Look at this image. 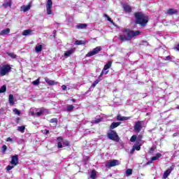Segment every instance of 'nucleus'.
Here are the masks:
<instances>
[{"label": "nucleus", "mask_w": 179, "mask_h": 179, "mask_svg": "<svg viewBox=\"0 0 179 179\" xmlns=\"http://www.w3.org/2000/svg\"><path fill=\"white\" fill-rule=\"evenodd\" d=\"M122 31L123 33H127V35H120L119 40L120 41H131L134 37H136V36H139L141 34V31H134L129 29H124Z\"/></svg>", "instance_id": "nucleus-1"}, {"label": "nucleus", "mask_w": 179, "mask_h": 179, "mask_svg": "<svg viewBox=\"0 0 179 179\" xmlns=\"http://www.w3.org/2000/svg\"><path fill=\"white\" fill-rule=\"evenodd\" d=\"M134 17L136 24H139L141 27H145L149 22V17L142 12L134 13Z\"/></svg>", "instance_id": "nucleus-2"}, {"label": "nucleus", "mask_w": 179, "mask_h": 179, "mask_svg": "<svg viewBox=\"0 0 179 179\" xmlns=\"http://www.w3.org/2000/svg\"><path fill=\"white\" fill-rule=\"evenodd\" d=\"M12 67L9 64H3L2 66H0V76H6L9 74Z\"/></svg>", "instance_id": "nucleus-3"}, {"label": "nucleus", "mask_w": 179, "mask_h": 179, "mask_svg": "<svg viewBox=\"0 0 179 179\" xmlns=\"http://www.w3.org/2000/svg\"><path fill=\"white\" fill-rule=\"evenodd\" d=\"M108 139L113 141L114 142H120V136L117 131L114 130H110V132L107 134Z\"/></svg>", "instance_id": "nucleus-4"}, {"label": "nucleus", "mask_w": 179, "mask_h": 179, "mask_svg": "<svg viewBox=\"0 0 179 179\" xmlns=\"http://www.w3.org/2000/svg\"><path fill=\"white\" fill-rule=\"evenodd\" d=\"M143 139V136L139 134L138 136L136 135H133L130 138V142H136V143H141Z\"/></svg>", "instance_id": "nucleus-5"}, {"label": "nucleus", "mask_w": 179, "mask_h": 179, "mask_svg": "<svg viewBox=\"0 0 179 179\" xmlns=\"http://www.w3.org/2000/svg\"><path fill=\"white\" fill-rule=\"evenodd\" d=\"M101 50V47L97 46L96 48H94L92 51L88 52L86 55V57H93V55H96V54H99Z\"/></svg>", "instance_id": "nucleus-6"}, {"label": "nucleus", "mask_w": 179, "mask_h": 179, "mask_svg": "<svg viewBox=\"0 0 179 179\" xmlns=\"http://www.w3.org/2000/svg\"><path fill=\"white\" fill-rule=\"evenodd\" d=\"M115 166H120V161L117 159H113L112 161L108 162L106 164V167H107L108 169H110L111 167H115Z\"/></svg>", "instance_id": "nucleus-7"}, {"label": "nucleus", "mask_w": 179, "mask_h": 179, "mask_svg": "<svg viewBox=\"0 0 179 179\" xmlns=\"http://www.w3.org/2000/svg\"><path fill=\"white\" fill-rule=\"evenodd\" d=\"M134 129L135 132L139 134V132H141V130L142 129V121L136 122L135 125L134 126Z\"/></svg>", "instance_id": "nucleus-8"}, {"label": "nucleus", "mask_w": 179, "mask_h": 179, "mask_svg": "<svg viewBox=\"0 0 179 179\" xmlns=\"http://www.w3.org/2000/svg\"><path fill=\"white\" fill-rule=\"evenodd\" d=\"M19 163V155H15L11 156V161H10V164L13 166H17Z\"/></svg>", "instance_id": "nucleus-9"}, {"label": "nucleus", "mask_w": 179, "mask_h": 179, "mask_svg": "<svg viewBox=\"0 0 179 179\" xmlns=\"http://www.w3.org/2000/svg\"><path fill=\"white\" fill-rule=\"evenodd\" d=\"M75 51H76V48H75L70 49L69 50L64 52V57H66V58H68V57H71L72 54L75 52Z\"/></svg>", "instance_id": "nucleus-10"}, {"label": "nucleus", "mask_w": 179, "mask_h": 179, "mask_svg": "<svg viewBox=\"0 0 179 179\" xmlns=\"http://www.w3.org/2000/svg\"><path fill=\"white\" fill-rule=\"evenodd\" d=\"M123 9L127 13H131V12H132V8H131V6L127 5V4H124L123 6Z\"/></svg>", "instance_id": "nucleus-11"}, {"label": "nucleus", "mask_w": 179, "mask_h": 179, "mask_svg": "<svg viewBox=\"0 0 179 179\" xmlns=\"http://www.w3.org/2000/svg\"><path fill=\"white\" fill-rule=\"evenodd\" d=\"M121 125V122H112V124L110 126V129H115V128L120 127Z\"/></svg>", "instance_id": "nucleus-12"}, {"label": "nucleus", "mask_w": 179, "mask_h": 179, "mask_svg": "<svg viewBox=\"0 0 179 179\" xmlns=\"http://www.w3.org/2000/svg\"><path fill=\"white\" fill-rule=\"evenodd\" d=\"M167 15H177V13H178V10H175L173 8H169L167 10Z\"/></svg>", "instance_id": "nucleus-13"}, {"label": "nucleus", "mask_w": 179, "mask_h": 179, "mask_svg": "<svg viewBox=\"0 0 179 179\" xmlns=\"http://www.w3.org/2000/svg\"><path fill=\"white\" fill-rule=\"evenodd\" d=\"M45 82L50 86H54V85H57V83H55V80H49L48 78H45Z\"/></svg>", "instance_id": "nucleus-14"}, {"label": "nucleus", "mask_w": 179, "mask_h": 179, "mask_svg": "<svg viewBox=\"0 0 179 179\" xmlns=\"http://www.w3.org/2000/svg\"><path fill=\"white\" fill-rule=\"evenodd\" d=\"M127 120H129V117H124L121 116V115L117 116V121H127Z\"/></svg>", "instance_id": "nucleus-15"}, {"label": "nucleus", "mask_w": 179, "mask_h": 179, "mask_svg": "<svg viewBox=\"0 0 179 179\" xmlns=\"http://www.w3.org/2000/svg\"><path fill=\"white\" fill-rule=\"evenodd\" d=\"M9 33H10V29L7 28L6 29H3L1 32L0 34L1 36H5L6 34H9Z\"/></svg>", "instance_id": "nucleus-16"}, {"label": "nucleus", "mask_w": 179, "mask_h": 179, "mask_svg": "<svg viewBox=\"0 0 179 179\" xmlns=\"http://www.w3.org/2000/svg\"><path fill=\"white\" fill-rule=\"evenodd\" d=\"M141 146H142V143H136L134 144L133 145V148L134 149V150H137V152H139V150H141Z\"/></svg>", "instance_id": "nucleus-17"}, {"label": "nucleus", "mask_w": 179, "mask_h": 179, "mask_svg": "<svg viewBox=\"0 0 179 179\" xmlns=\"http://www.w3.org/2000/svg\"><path fill=\"white\" fill-rule=\"evenodd\" d=\"M91 178L92 179H96L97 178V171L96 169H92L91 171Z\"/></svg>", "instance_id": "nucleus-18"}, {"label": "nucleus", "mask_w": 179, "mask_h": 179, "mask_svg": "<svg viewBox=\"0 0 179 179\" xmlns=\"http://www.w3.org/2000/svg\"><path fill=\"white\" fill-rule=\"evenodd\" d=\"M30 8H31V4H28L27 6H22L21 7V9H22L23 12H27V10H30Z\"/></svg>", "instance_id": "nucleus-19"}, {"label": "nucleus", "mask_w": 179, "mask_h": 179, "mask_svg": "<svg viewBox=\"0 0 179 179\" xmlns=\"http://www.w3.org/2000/svg\"><path fill=\"white\" fill-rule=\"evenodd\" d=\"M45 111H47V110L44 108H41L40 110L37 113H36V115H37L38 117H41V115H43V113H45Z\"/></svg>", "instance_id": "nucleus-20"}, {"label": "nucleus", "mask_w": 179, "mask_h": 179, "mask_svg": "<svg viewBox=\"0 0 179 179\" xmlns=\"http://www.w3.org/2000/svg\"><path fill=\"white\" fill-rule=\"evenodd\" d=\"M111 65H113V62L112 61L108 62L107 64H106L103 66V71H107V69H110V68H111Z\"/></svg>", "instance_id": "nucleus-21"}, {"label": "nucleus", "mask_w": 179, "mask_h": 179, "mask_svg": "<svg viewBox=\"0 0 179 179\" xmlns=\"http://www.w3.org/2000/svg\"><path fill=\"white\" fill-rule=\"evenodd\" d=\"M8 102L10 104L13 106L15 104V98L13 97V94H10L8 97Z\"/></svg>", "instance_id": "nucleus-22"}, {"label": "nucleus", "mask_w": 179, "mask_h": 179, "mask_svg": "<svg viewBox=\"0 0 179 179\" xmlns=\"http://www.w3.org/2000/svg\"><path fill=\"white\" fill-rule=\"evenodd\" d=\"M75 45H85L86 44V41H76L74 43Z\"/></svg>", "instance_id": "nucleus-23"}, {"label": "nucleus", "mask_w": 179, "mask_h": 179, "mask_svg": "<svg viewBox=\"0 0 179 179\" xmlns=\"http://www.w3.org/2000/svg\"><path fill=\"white\" fill-rule=\"evenodd\" d=\"M162 157V154L159 152H157L156 154V156H154L151 158L152 162H155V160H159V159H160V157Z\"/></svg>", "instance_id": "nucleus-24"}, {"label": "nucleus", "mask_w": 179, "mask_h": 179, "mask_svg": "<svg viewBox=\"0 0 179 179\" xmlns=\"http://www.w3.org/2000/svg\"><path fill=\"white\" fill-rule=\"evenodd\" d=\"M87 27V24H79L76 26V29H86Z\"/></svg>", "instance_id": "nucleus-25"}, {"label": "nucleus", "mask_w": 179, "mask_h": 179, "mask_svg": "<svg viewBox=\"0 0 179 179\" xmlns=\"http://www.w3.org/2000/svg\"><path fill=\"white\" fill-rule=\"evenodd\" d=\"M101 82V78H98L92 84V87H96V85H99V83Z\"/></svg>", "instance_id": "nucleus-26"}, {"label": "nucleus", "mask_w": 179, "mask_h": 179, "mask_svg": "<svg viewBox=\"0 0 179 179\" xmlns=\"http://www.w3.org/2000/svg\"><path fill=\"white\" fill-rule=\"evenodd\" d=\"M36 52H41L43 51V45H39L35 48Z\"/></svg>", "instance_id": "nucleus-27"}, {"label": "nucleus", "mask_w": 179, "mask_h": 179, "mask_svg": "<svg viewBox=\"0 0 179 179\" xmlns=\"http://www.w3.org/2000/svg\"><path fill=\"white\" fill-rule=\"evenodd\" d=\"M171 174V172L170 171H168V169L164 173L163 178L166 179Z\"/></svg>", "instance_id": "nucleus-28"}, {"label": "nucleus", "mask_w": 179, "mask_h": 179, "mask_svg": "<svg viewBox=\"0 0 179 179\" xmlns=\"http://www.w3.org/2000/svg\"><path fill=\"white\" fill-rule=\"evenodd\" d=\"M3 8H8V6L9 7V8H10L11 6H12V1H9L8 2H7V3H3Z\"/></svg>", "instance_id": "nucleus-29"}, {"label": "nucleus", "mask_w": 179, "mask_h": 179, "mask_svg": "<svg viewBox=\"0 0 179 179\" xmlns=\"http://www.w3.org/2000/svg\"><path fill=\"white\" fill-rule=\"evenodd\" d=\"M52 8V0H48V3L46 4V8Z\"/></svg>", "instance_id": "nucleus-30"}, {"label": "nucleus", "mask_w": 179, "mask_h": 179, "mask_svg": "<svg viewBox=\"0 0 179 179\" xmlns=\"http://www.w3.org/2000/svg\"><path fill=\"white\" fill-rule=\"evenodd\" d=\"M31 29H27V30H24L23 32H22V36H29V34H30V33H31Z\"/></svg>", "instance_id": "nucleus-31"}, {"label": "nucleus", "mask_w": 179, "mask_h": 179, "mask_svg": "<svg viewBox=\"0 0 179 179\" xmlns=\"http://www.w3.org/2000/svg\"><path fill=\"white\" fill-rule=\"evenodd\" d=\"M131 174H132V169H128L126 171V177H129V176H131Z\"/></svg>", "instance_id": "nucleus-32"}, {"label": "nucleus", "mask_w": 179, "mask_h": 179, "mask_svg": "<svg viewBox=\"0 0 179 179\" xmlns=\"http://www.w3.org/2000/svg\"><path fill=\"white\" fill-rule=\"evenodd\" d=\"M104 17H106V19H107V20L110 23H114V21H113V20L111 19V17H110V16H108V15L104 14Z\"/></svg>", "instance_id": "nucleus-33"}, {"label": "nucleus", "mask_w": 179, "mask_h": 179, "mask_svg": "<svg viewBox=\"0 0 179 179\" xmlns=\"http://www.w3.org/2000/svg\"><path fill=\"white\" fill-rule=\"evenodd\" d=\"M7 55H8V57H10V58H17V55H16L15 53H12V52H7Z\"/></svg>", "instance_id": "nucleus-34"}, {"label": "nucleus", "mask_w": 179, "mask_h": 179, "mask_svg": "<svg viewBox=\"0 0 179 179\" xmlns=\"http://www.w3.org/2000/svg\"><path fill=\"white\" fill-rule=\"evenodd\" d=\"M32 85H34V86H37L40 85V78H38L36 80L33 81Z\"/></svg>", "instance_id": "nucleus-35"}, {"label": "nucleus", "mask_w": 179, "mask_h": 179, "mask_svg": "<svg viewBox=\"0 0 179 179\" xmlns=\"http://www.w3.org/2000/svg\"><path fill=\"white\" fill-rule=\"evenodd\" d=\"M73 108H75V106H73V105H69L67 106V111H73Z\"/></svg>", "instance_id": "nucleus-36"}, {"label": "nucleus", "mask_w": 179, "mask_h": 179, "mask_svg": "<svg viewBox=\"0 0 179 179\" xmlns=\"http://www.w3.org/2000/svg\"><path fill=\"white\" fill-rule=\"evenodd\" d=\"M6 92V85H3L0 89V93H5Z\"/></svg>", "instance_id": "nucleus-37"}, {"label": "nucleus", "mask_w": 179, "mask_h": 179, "mask_svg": "<svg viewBox=\"0 0 179 179\" xmlns=\"http://www.w3.org/2000/svg\"><path fill=\"white\" fill-rule=\"evenodd\" d=\"M24 129H26V127H24V126L18 127V131H20V132H22V134L23 132H24Z\"/></svg>", "instance_id": "nucleus-38"}, {"label": "nucleus", "mask_w": 179, "mask_h": 179, "mask_svg": "<svg viewBox=\"0 0 179 179\" xmlns=\"http://www.w3.org/2000/svg\"><path fill=\"white\" fill-rule=\"evenodd\" d=\"M7 149H8V147L6 146V145H3L1 148V152L3 153H5V152H6Z\"/></svg>", "instance_id": "nucleus-39"}, {"label": "nucleus", "mask_w": 179, "mask_h": 179, "mask_svg": "<svg viewBox=\"0 0 179 179\" xmlns=\"http://www.w3.org/2000/svg\"><path fill=\"white\" fill-rule=\"evenodd\" d=\"M50 124H57L58 122V120L57 118H52L50 120Z\"/></svg>", "instance_id": "nucleus-40"}, {"label": "nucleus", "mask_w": 179, "mask_h": 179, "mask_svg": "<svg viewBox=\"0 0 179 179\" xmlns=\"http://www.w3.org/2000/svg\"><path fill=\"white\" fill-rule=\"evenodd\" d=\"M13 113L16 114L17 115H20V110H17V108H14L13 110Z\"/></svg>", "instance_id": "nucleus-41"}, {"label": "nucleus", "mask_w": 179, "mask_h": 179, "mask_svg": "<svg viewBox=\"0 0 179 179\" xmlns=\"http://www.w3.org/2000/svg\"><path fill=\"white\" fill-rule=\"evenodd\" d=\"M63 145H64V146H71V143H70L69 141H64V142H63Z\"/></svg>", "instance_id": "nucleus-42"}, {"label": "nucleus", "mask_w": 179, "mask_h": 179, "mask_svg": "<svg viewBox=\"0 0 179 179\" xmlns=\"http://www.w3.org/2000/svg\"><path fill=\"white\" fill-rule=\"evenodd\" d=\"M107 73H108V71H106L105 73H104V71H102L101 72V74L99 75V76L98 77V78H101V76H103V75H107Z\"/></svg>", "instance_id": "nucleus-43"}, {"label": "nucleus", "mask_w": 179, "mask_h": 179, "mask_svg": "<svg viewBox=\"0 0 179 179\" xmlns=\"http://www.w3.org/2000/svg\"><path fill=\"white\" fill-rule=\"evenodd\" d=\"M94 124H99V122H101V119L98 118L95 120H93Z\"/></svg>", "instance_id": "nucleus-44"}, {"label": "nucleus", "mask_w": 179, "mask_h": 179, "mask_svg": "<svg viewBox=\"0 0 179 179\" xmlns=\"http://www.w3.org/2000/svg\"><path fill=\"white\" fill-rule=\"evenodd\" d=\"M47 10V15H52V11L51 10V8H46Z\"/></svg>", "instance_id": "nucleus-45"}, {"label": "nucleus", "mask_w": 179, "mask_h": 179, "mask_svg": "<svg viewBox=\"0 0 179 179\" xmlns=\"http://www.w3.org/2000/svg\"><path fill=\"white\" fill-rule=\"evenodd\" d=\"M12 169H13V166L8 165L6 168V171H10V170H12Z\"/></svg>", "instance_id": "nucleus-46"}, {"label": "nucleus", "mask_w": 179, "mask_h": 179, "mask_svg": "<svg viewBox=\"0 0 179 179\" xmlns=\"http://www.w3.org/2000/svg\"><path fill=\"white\" fill-rule=\"evenodd\" d=\"M57 148H58L59 149L62 148V143L58 142V143H57Z\"/></svg>", "instance_id": "nucleus-47"}, {"label": "nucleus", "mask_w": 179, "mask_h": 179, "mask_svg": "<svg viewBox=\"0 0 179 179\" xmlns=\"http://www.w3.org/2000/svg\"><path fill=\"white\" fill-rule=\"evenodd\" d=\"M62 141H64V138H62V137H61V136H59V137H58L57 138V143L58 142H62Z\"/></svg>", "instance_id": "nucleus-48"}, {"label": "nucleus", "mask_w": 179, "mask_h": 179, "mask_svg": "<svg viewBox=\"0 0 179 179\" xmlns=\"http://www.w3.org/2000/svg\"><path fill=\"white\" fill-rule=\"evenodd\" d=\"M174 167H175L174 165L171 166L170 169H169L168 171H169L171 173V171H173V170H174Z\"/></svg>", "instance_id": "nucleus-49"}, {"label": "nucleus", "mask_w": 179, "mask_h": 179, "mask_svg": "<svg viewBox=\"0 0 179 179\" xmlns=\"http://www.w3.org/2000/svg\"><path fill=\"white\" fill-rule=\"evenodd\" d=\"M13 139L10 137H8L6 138V142H13Z\"/></svg>", "instance_id": "nucleus-50"}, {"label": "nucleus", "mask_w": 179, "mask_h": 179, "mask_svg": "<svg viewBox=\"0 0 179 179\" xmlns=\"http://www.w3.org/2000/svg\"><path fill=\"white\" fill-rule=\"evenodd\" d=\"M166 61H171V57L170 55L166 57Z\"/></svg>", "instance_id": "nucleus-51"}, {"label": "nucleus", "mask_w": 179, "mask_h": 179, "mask_svg": "<svg viewBox=\"0 0 179 179\" xmlns=\"http://www.w3.org/2000/svg\"><path fill=\"white\" fill-rule=\"evenodd\" d=\"M61 88H62V90H66V85H62Z\"/></svg>", "instance_id": "nucleus-52"}, {"label": "nucleus", "mask_w": 179, "mask_h": 179, "mask_svg": "<svg viewBox=\"0 0 179 179\" xmlns=\"http://www.w3.org/2000/svg\"><path fill=\"white\" fill-rule=\"evenodd\" d=\"M155 152V148L152 147L150 149V153H153Z\"/></svg>", "instance_id": "nucleus-53"}, {"label": "nucleus", "mask_w": 179, "mask_h": 179, "mask_svg": "<svg viewBox=\"0 0 179 179\" xmlns=\"http://www.w3.org/2000/svg\"><path fill=\"white\" fill-rule=\"evenodd\" d=\"M55 36H57V30H53V37L55 38Z\"/></svg>", "instance_id": "nucleus-54"}, {"label": "nucleus", "mask_w": 179, "mask_h": 179, "mask_svg": "<svg viewBox=\"0 0 179 179\" xmlns=\"http://www.w3.org/2000/svg\"><path fill=\"white\" fill-rule=\"evenodd\" d=\"M175 50L179 52V43L175 47Z\"/></svg>", "instance_id": "nucleus-55"}, {"label": "nucleus", "mask_w": 179, "mask_h": 179, "mask_svg": "<svg viewBox=\"0 0 179 179\" xmlns=\"http://www.w3.org/2000/svg\"><path fill=\"white\" fill-rule=\"evenodd\" d=\"M134 152H135V149L133 148L130 151L131 155H134Z\"/></svg>", "instance_id": "nucleus-56"}, {"label": "nucleus", "mask_w": 179, "mask_h": 179, "mask_svg": "<svg viewBox=\"0 0 179 179\" xmlns=\"http://www.w3.org/2000/svg\"><path fill=\"white\" fill-rule=\"evenodd\" d=\"M151 163H153V161H152V159H151V161H148V162L146 163V164H147V165H149V164H150Z\"/></svg>", "instance_id": "nucleus-57"}, {"label": "nucleus", "mask_w": 179, "mask_h": 179, "mask_svg": "<svg viewBox=\"0 0 179 179\" xmlns=\"http://www.w3.org/2000/svg\"><path fill=\"white\" fill-rule=\"evenodd\" d=\"M30 114L31 115H36V113H34V111H31Z\"/></svg>", "instance_id": "nucleus-58"}, {"label": "nucleus", "mask_w": 179, "mask_h": 179, "mask_svg": "<svg viewBox=\"0 0 179 179\" xmlns=\"http://www.w3.org/2000/svg\"><path fill=\"white\" fill-rule=\"evenodd\" d=\"M19 122H20V117L17 118V124H19Z\"/></svg>", "instance_id": "nucleus-59"}, {"label": "nucleus", "mask_w": 179, "mask_h": 179, "mask_svg": "<svg viewBox=\"0 0 179 179\" xmlns=\"http://www.w3.org/2000/svg\"><path fill=\"white\" fill-rule=\"evenodd\" d=\"M71 101H73V103H76V99H71Z\"/></svg>", "instance_id": "nucleus-60"}, {"label": "nucleus", "mask_w": 179, "mask_h": 179, "mask_svg": "<svg viewBox=\"0 0 179 179\" xmlns=\"http://www.w3.org/2000/svg\"><path fill=\"white\" fill-rule=\"evenodd\" d=\"M45 134H50V131L49 130H45Z\"/></svg>", "instance_id": "nucleus-61"}, {"label": "nucleus", "mask_w": 179, "mask_h": 179, "mask_svg": "<svg viewBox=\"0 0 179 179\" xmlns=\"http://www.w3.org/2000/svg\"><path fill=\"white\" fill-rule=\"evenodd\" d=\"M143 43H145V44L148 45V41H143Z\"/></svg>", "instance_id": "nucleus-62"}, {"label": "nucleus", "mask_w": 179, "mask_h": 179, "mask_svg": "<svg viewBox=\"0 0 179 179\" xmlns=\"http://www.w3.org/2000/svg\"><path fill=\"white\" fill-rule=\"evenodd\" d=\"M176 108H177V110H179V105L177 106Z\"/></svg>", "instance_id": "nucleus-63"}, {"label": "nucleus", "mask_w": 179, "mask_h": 179, "mask_svg": "<svg viewBox=\"0 0 179 179\" xmlns=\"http://www.w3.org/2000/svg\"><path fill=\"white\" fill-rule=\"evenodd\" d=\"M103 1H106V0H103Z\"/></svg>", "instance_id": "nucleus-64"}]
</instances>
